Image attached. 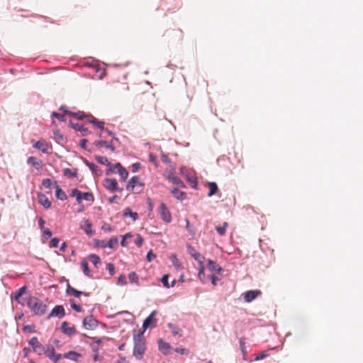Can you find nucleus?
<instances>
[{"label": "nucleus", "mask_w": 363, "mask_h": 363, "mask_svg": "<svg viewBox=\"0 0 363 363\" xmlns=\"http://www.w3.org/2000/svg\"><path fill=\"white\" fill-rule=\"evenodd\" d=\"M27 306L35 315L39 316L45 315L48 309L47 305L36 296H30L27 299Z\"/></svg>", "instance_id": "f257e3e1"}, {"label": "nucleus", "mask_w": 363, "mask_h": 363, "mask_svg": "<svg viewBox=\"0 0 363 363\" xmlns=\"http://www.w3.org/2000/svg\"><path fill=\"white\" fill-rule=\"evenodd\" d=\"M134 349L133 355L138 359H141L145 352V340L143 332H140L133 336Z\"/></svg>", "instance_id": "f03ea898"}, {"label": "nucleus", "mask_w": 363, "mask_h": 363, "mask_svg": "<svg viewBox=\"0 0 363 363\" xmlns=\"http://www.w3.org/2000/svg\"><path fill=\"white\" fill-rule=\"evenodd\" d=\"M144 184L140 181V178L137 176H134L130 179L127 185L126 189L134 194H139L143 189Z\"/></svg>", "instance_id": "7ed1b4c3"}, {"label": "nucleus", "mask_w": 363, "mask_h": 363, "mask_svg": "<svg viewBox=\"0 0 363 363\" xmlns=\"http://www.w3.org/2000/svg\"><path fill=\"white\" fill-rule=\"evenodd\" d=\"M70 196L76 198L77 202L79 204L83 200L87 201H94V197L91 192H81L77 189H73L71 191Z\"/></svg>", "instance_id": "20e7f679"}, {"label": "nucleus", "mask_w": 363, "mask_h": 363, "mask_svg": "<svg viewBox=\"0 0 363 363\" xmlns=\"http://www.w3.org/2000/svg\"><path fill=\"white\" fill-rule=\"evenodd\" d=\"M43 352L54 363L58 362L62 357L61 354H56L54 347L50 345L45 347Z\"/></svg>", "instance_id": "39448f33"}, {"label": "nucleus", "mask_w": 363, "mask_h": 363, "mask_svg": "<svg viewBox=\"0 0 363 363\" xmlns=\"http://www.w3.org/2000/svg\"><path fill=\"white\" fill-rule=\"evenodd\" d=\"M104 187L110 191H119L121 192L123 189L118 186V182L116 179L106 178L104 181Z\"/></svg>", "instance_id": "423d86ee"}, {"label": "nucleus", "mask_w": 363, "mask_h": 363, "mask_svg": "<svg viewBox=\"0 0 363 363\" xmlns=\"http://www.w3.org/2000/svg\"><path fill=\"white\" fill-rule=\"evenodd\" d=\"M158 211H159V213L160 215L161 218L165 223H168L171 222V220H172L171 213L164 203H161L160 204Z\"/></svg>", "instance_id": "0eeeda50"}, {"label": "nucleus", "mask_w": 363, "mask_h": 363, "mask_svg": "<svg viewBox=\"0 0 363 363\" xmlns=\"http://www.w3.org/2000/svg\"><path fill=\"white\" fill-rule=\"evenodd\" d=\"M83 325L86 330H94L98 326V320L93 315H89L84 318Z\"/></svg>", "instance_id": "6e6552de"}, {"label": "nucleus", "mask_w": 363, "mask_h": 363, "mask_svg": "<svg viewBox=\"0 0 363 363\" xmlns=\"http://www.w3.org/2000/svg\"><path fill=\"white\" fill-rule=\"evenodd\" d=\"M156 313V311H153L150 314V315L144 320L143 324V332L146 330L149 327H155L156 325V319L155 318Z\"/></svg>", "instance_id": "1a4fd4ad"}, {"label": "nucleus", "mask_w": 363, "mask_h": 363, "mask_svg": "<svg viewBox=\"0 0 363 363\" xmlns=\"http://www.w3.org/2000/svg\"><path fill=\"white\" fill-rule=\"evenodd\" d=\"M261 294H262V292L260 290L247 291L243 294L244 300L247 303H250L251 301L255 300L256 298L259 296Z\"/></svg>", "instance_id": "9d476101"}, {"label": "nucleus", "mask_w": 363, "mask_h": 363, "mask_svg": "<svg viewBox=\"0 0 363 363\" xmlns=\"http://www.w3.org/2000/svg\"><path fill=\"white\" fill-rule=\"evenodd\" d=\"M113 169L114 170V173H118L122 181H125L128 177V172L121 164V163H117L115 165H113Z\"/></svg>", "instance_id": "9b49d317"}, {"label": "nucleus", "mask_w": 363, "mask_h": 363, "mask_svg": "<svg viewBox=\"0 0 363 363\" xmlns=\"http://www.w3.org/2000/svg\"><path fill=\"white\" fill-rule=\"evenodd\" d=\"M65 315V311L62 306H56L51 311L50 313L48 315V318L51 317H58L60 318L64 317Z\"/></svg>", "instance_id": "f8f14e48"}, {"label": "nucleus", "mask_w": 363, "mask_h": 363, "mask_svg": "<svg viewBox=\"0 0 363 363\" xmlns=\"http://www.w3.org/2000/svg\"><path fill=\"white\" fill-rule=\"evenodd\" d=\"M95 160L97 162L101 164L107 165L108 167V170L106 172V175H108L110 173L115 172L113 169V165L109 162L107 157L104 156H96Z\"/></svg>", "instance_id": "ddd939ff"}, {"label": "nucleus", "mask_w": 363, "mask_h": 363, "mask_svg": "<svg viewBox=\"0 0 363 363\" xmlns=\"http://www.w3.org/2000/svg\"><path fill=\"white\" fill-rule=\"evenodd\" d=\"M60 110L62 111L65 114H67L69 116H73L76 118L77 119L84 120V118L86 117V113H84L82 111H78V112H72L69 111L67 109V108L65 106H61L60 107Z\"/></svg>", "instance_id": "4468645a"}, {"label": "nucleus", "mask_w": 363, "mask_h": 363, "mask_svg": "<svg viewBox=\"0 0 363 363\" xmlns=\"http://www.w3.org/2000/svg\"><path fill=\"white\" fill-rule=\"evenodd\" d=\"M115 139H116L115 137H113V139L109 143L106 142L105 140L95 141L94 142V145H95V146L98 149H100L102 147H105L106 148H108V149L111 150V152H114L115 151V146L113 145V140H115Z\"/></svg>", "instance_id": "2eb2a0df"}, {"label": "nucleus", "mask_w": 363, "mask_h": 363, "mask_svg": "<svg viewBox=\"0 0 363 363\" xmlns=\"http://www.w3.org/2000/svg\"><path fill=\"white\" fill-rule=\"evenodd\" d=\"M81 228L89 236L94 234V230H92V223L88 219H83L81 223Z\"/></svg>", "instance_id": "dca6fc26"}, {"label": "nucleus", "mask_w": 363, "mask_h": 363, "mask_svg": "<svg viewBox=\"0 0 363 363\" xmlns=\"http://www.w3.org/2000/svg\"><path fill=\"white\" fill-rule=\"evenodd\" d=\"M30 345L32 346L33 350L38 352L39 354H41L45 347L42 345L41 343L38 341L36 337H33L30 339L29 342Z\"/></svg>", "instance_id": "f3484780"}, {"label": "nucleus", "mask_w": 363, "mask_h": 363, "mask_svg": "<svg viewBox=\"0 0 363 363\" xmlns=\"http://www.w3.org/2000/svg\"><path fill=\"white\" fill-rule=\"evenodd\" d=\"M84 119H86V122L90 124H92L94 125V127H96L101 130H104V123L102 121H98L96 118H95L92 116L86 114V117Z\"/></svg>", "instance_id": "a211bd4d"}, {"label": "nucleus", "mask_w": 363, "mask_h": 363, "mask_svg": "<svg viewBox=\"0 0 363 363\" xmlns=\"http://www.w3.org/2000/svg\"><path fill=\"white\" fill-rule=\"evenodd\" d=\"M33 147L41 150L43 153H48L50 146L45 140H40L33 145Z\"/></svg>", "instance_id": "6ab92c4d"}, {"label": "nucleus", "mask_w": 363, "mask_h": 363, "mask_svg": "<svg viewBox=\"0 0 363 363\" xmlns=\"http://www.w3.org/2000/svg\"><path fill=\"white\" fill-rule=\"evenodd\" d=\"M27 289H28L27 286H23L21 287L20 289H18L13 294V295L11 296V297L13 298L18 303L23 305V303L21 301V297L24 294H26V292L27 291Z\"/></svg>", "instance_id": "aec40b11"}, {"label": "nucleus", "mask_w": 363, "mask_h": 363, "mask_svg": "<svg viewBox=\"0 0 363 363\" xmlns=\"http://www.w3.org/2000/svg\"><path fill=\"white\" fill-rule=\"evenodd\" d=\"M61 330L63 333L67 334L69 336L73 335L76 333V330L74 326H70L67 322H63L61 325Z\"/></svg>", "instance_id": "412c9836"}, {"label": "nucleus", "mask_w": 363, "mask_h": 363, "mask_svg": "<svg viewBox=\"0 0 363 363\" xmlns=\"http://www.w3.org/2000/svg\"><path fill=\"white\" fill-rule=\"evenodd\" d=\"M207 268L211 272H215L218 274H220L223 269L221 267H220L216 262L209 259L208 261Z\"/></svg>", "instance_id": "4be33fe9"}, {"label": "nucleus", "mask_w": 363, "mask_h": 363, "mask_svg": "<svg viewBox=\"0 0 363 363\" xmlns=\"http://www.w3.org/2000/svg\"><path fill=\"white\" fill-rule=\"evenodd\" d=\"M188 252L189 255L194 258L195 260L201 264L202 260L203 259V257L199 252H198L194 247L191 246L188 247Z\"/></svg>", "instance_id": "5701e85b"}, {"label": "nucleus", "mask_w": 363, "mask_h": 363, "mask_svg": "<svg viewBox=\"0 0 363 363\" xmlns=\"http://www.w3.org/2000/svg\"><path fill=\"white\" fill-rule=\"evenodd\" d=\"M38 202L45 208H49L51 206V202L48 198L43 194L38 195Z\"/></svg>", "instance_id": "b1692460"}, {"label": "nucleus", "mask_w": 363, "mask_h": 363, "mask_svg": "<svg viewBox=\"0 0 363 363\" xmlns=\"http://www.w3.org/2000/svg\"><path fill=\"white\" fill-rule=\"evenodd\" d=\"M64 358L77 362L78 359L82 357L81 354L74 352V351H69L67 353H65L62 356Z\"/></svg>", "instance_id": "393cba45"}, {"label": "nucleus", "mask_w": 363, "mask_h": 363, "mask_svg": "<svg viewBox=\"0 0 363 363\" xmlns=\"http://www.w3.org/2000/svg\"><path fill=\"white\" fill-rule=\"evenodd\" d=\"M27 162L29 164L33 166L36 169H40L43 167L42 162L33 156L29 157Z\"/></svg>", "instance_id": "a878e982"}, {"label": "nucleus", "mask_w": 363, "mask_h": 363, "mask_svg": "<svg viewBox=\"0 0 363 363\" xmlns=\"http://www.w3.org/2000/svg\"><path fill=\"white\" fill-rule=\"evenodd\" d=\"M159 350L164 354H167L169 352L170 345L169 343L163 341L162 340H158Z\"/></svg>", "instance_id": "bb28decb"}, {"label": "nucleus", "mask_w": 363, "mask_h": 363, "mask_svg": "<svg viewBox=\"0 0 363 363\" xmlns=\"http://www.w3.org/2000/svg\"><path fill=\"white\" fill-rule=\"evenodd\" d=\"M67 294L68 295L73 296L77 298H79L80 296V295H82V294H84L86 296L89 295L86 293H84V292H82V291H79L75 289L74 288L70 286L69 285L67 286Z\"/></svg>", "instance_id": "cd10ccee"}, {"label": "nucleus", "mask_w": 363, "mask_h": 363, "mask_svg": "<svg viewBox=\"0 0 363 363\" xmlns=\"http://www.w3.org/2000/svg\"><path fill=\"white\" fill-rule=\"evenodd\" d=\"M55 196L57 199L65 201L67 199L65 192L55 183Z\"/></svg>", "instance_id": "c85d7f7f"}, {"label": "nucleus", "mask_w": 363, "mask_h": 363, "mask_svg": "<svg viewBox=\"0 0 363 363\" xmlns=\"http://www.w3.org/2000/svg\"><path fill=\"white\" fill-rule=\"evenodd\" d=\"M172 195L178 200H184L186 199V194L178 189L174 188L171 190Z\"/></svg>", "instance_id": "c756f323"}, {"label": "nucleus", "mask_w": 363, "mask_h": 363, "mask_svg": "<svg viewBox=\"0 0 363 363\" xmlns=\"http://www.w3.org/2000/svg\"><path fill=\"white\" fill-rule=\"evenodd\" d=\"M169 180L174 184H177L179 186H184V183L181 180V179L179 177H178L177 176L174 175V174H171L169 176Z\"/></svg>", "instance_id": "7c9ffc66"}, {"label": "nucleus", "mask_w": 363, "mask_h": 363, "mask_svg": "<svg viewBox=\"0 0 363 363\" xmlns=\"http://www.w3.org/2000/svg\"><path fill=\"white\" fill-rule=\"evenodd\" d=\"M123 216L124 217H130L133 218V220L135 221L138 218V214L136 212H133L129 208H127L124 210L123 212Z\"/></svg>", "instance_id": "2f4dec72"}, {"label": "nucleus", "mask_w": 363, "mask_h": 363, "mask_svg": "<svg viewBox=\"0 0 363 363\" xmlns=\"http://www.w3.org/2000/svg\"><path fill=\"white\" fill-rule=\"evenodd\" d=\"M81 267L86 276L91 277V272L89 269L88 262L86 260L84 259L81 262Z\"/></svg>", "instance_id": "473e14b6"}, {"label": "nucleus", "mask_w": 363, "mask_h": 363, "mask_svg": "<svg viewBox=\"0 0 363 363\" xmlns=\"http://www.w3.org/2000/svg\"><path fill=\"white\" fill-rule=\"evenodd\" d=\"M63 174L65 176L69 177V178H74L76 177L77 175V169H71L69 168H66L63 170Z\"/></svg>", "instance_id": "72a5a7b5"}, {"label": "nucleus", "mask_w": 363, "mask_h": 363, "mask_svg": "<svg viewBox=\"0 0 363 363\" xmlns=\"http://www.w3.org/2000/svg\"><path fill=\"white\" fill-rule=\"evenodd\" d=\"M228 227V223L224 222L221 226H216V230L220 235H224L226 233V229Z\"/></svg>", "instance_id": "f704fd0d"}, {"label": "nucleus", "mask_w": 363, "mask_h": 363, "mask_svg": "<svg viewBox=\"0 0 363 363\" xmlns=\"http://www.w3.org/2000/svg\"><path fill=\"white\" fill-rule=\"evenodd\" d=\"M208 187H209V192L208 194V196H212L218 190V186L215 182H210L208 184Z\"/></svg>", "instance_id": "c9c22d12"}, {"label": "nucleus", "mask_w": 363, "mask_h": 363, "mask_svg": "<svg viewBox=\"0 0 363 363\" xmlns=\"http://www.w3.org/2000/svg\"><path fill=\"white\" fill-rule=\"evenodd\" d=\"M118 240L116 237L111 238L108 242V247L111 249H116V247L118 246Z\"/></svg>", "instance_id": "e433bc0d"}, {"label": "nucleus", "mask_w": 363, "mask_h": 363, "mask_svg": "<svg viewBox=\"0 0 363 363\" xmlns=\"http://www.w3.org/2000/svg\"><path fill=\"white\" fill-rule=\"evenodd\" d=\"M89 259L90 260V262L93 263V264L95 267H97V265L101 263L100 257L95 254L89 255Z\"/></svg>", "instance_id": "4c0bfd02"}, {"label": "nucleus", "mask_w": 363, "mask_h": 363, "mask_svg": "<svg viewBox=\"0 0 363 363\" xmlns=\"http://www.w3.org/2000/svg\"><path fill=\"white\" fill-rule=\"evenodd\" d=\"M128 279L131 283H135L138 285L139 284V279L135 272H131L128 274Z\"/></svg>", "instance_id": "58836bf2"}, {"label": "nucleus", "mask_w": 363, "mask_h": 363, "mask_svg": "<svg viewBox=\"0 0 363 363\" xmlns=\"http://www.w3.org/2000/svg\"><path fill=\"white\" fill-rule=\"evenodd\" d=\"M42 185L46 189H50L52 185V182L50 179H44L42 182Z\"/></svg>", "instance_id": "ea45409f"}, {"label": "nucleus", "mask_w": 363, "mask_h": 363, "mask_svg": "<svg viewBox=\"0 0 363 363\" xmlns=\"http://www.w3.org/2000/svg\"><path fill=\"white\" fill-rule=\"evenodd\" d=\"M269 355V354L268 353L267 351H263L256 356L255 360L258 361V360L263 359L267 357Z\"/></svg>", "instance_id": "a19ab883"}, {"label": "nucleus", "mask_w": 363, "mask_h": 363, "mask_svg": "<svg viewBox=\"0 0 363 363\" xmlns=\"http://www.w3.org/2000/svg\"><path fill=\"white\" fill-rule=\"evenodd\" d=\"M168 279H169V276L167 274H164L162 277V282L163 284V286L165 287V288H170V285L169 284V281H168Z\"/></svg>", "instance_id": "79ce46f5"}, {"label": "nucleus", "mask_w": 363, "mask_h": 363, "mask_svg": "<svg viewBox=\"0 0 363 363\" xmlns=\"http://www.w3.org/2000/svg\"><path fill=\"white\" fill-rule=\"evenodd\" d=\"M52 116L57 118L60 121H65V114H62V113H58L54 111L52 113Z\"/></svg>", "instance_id": "37998d69"}, {"label": "nucleus", "mask_w": 363, "mask_h": 363, "mask_svg": "<svg viewBox=\"0 0 363 363\" xmlns=\"http://www.w3.org/2000/svg\"><path fill=\"white\" fill-rule=\"evenodd\" d=\"M171 260H172V262L173 264H174V265L177 269L180 268L181 264H180V263L179 262V260H178V259L177 258V257H176L175 255H172V256L171 257Z\"/></svg>", "instance_id": "c03bdc74"}, {"label": "nucleus", "mask_w": 363, "mask_h": 363, "mask_svg": "<svg viewBox=\"0 0 363 363\" xmlns=\"http://www.w3.org/2000/svg\"><path fill=\"white\" fill-rule=\"evenodd\" d=\"M59 244V239L57 238H54L50 240V247H57Z\"/></svg>", "instance_id": "a18cd8bd"}, {"label": "nucleus", "mask_w": 363, "mask_h": 363, "mask_svg": "<svg viewBox=\"0 0 363 363\" xmlns=\"http://www.w3.org/2000/svg\"><path fill=\"white\" fill-rule=\"evenodd\" d=\"M118 284H121V285L126 284V277H125V276H124L123 274L120 275L118 279Z\"/></svg>", "instance_id": "49530a36"}, {"label": "nucleus", "mask_w": 363, "mask_h": 363, "mask_svg": "<svg viewBox=\"0 0 363 363\" xmlns=\"http://www.w3.org/2000/svg\"><path fill=\"white\" fill-rule=\"evenodd\" d=\"M96 245H97L98 247H102V248L107 247H108L107 241H106V240H98L96 241Z\"/></svg>", "instance_id": "de8ad7c7"}, {"label": "nucleus", "mask_w": 363, "mask_h": 363, "mask_svg": "<svg viewBox=\"0 0 363 363\" xmlns=\"http://www.w3.org/2000/svg\"><path fill=\"white\" fill-rule=\"evenodd\" d=\"M106 269L109 272V273L113 275L114 274L115 267L113 264L108 263L106 264Z\"/></svg>", "instance_id": "09e8293b"}, {"label": "nucleus", "mask_w": 363, "mask_h": 363, "mask_svg": "<svg viewBox=\"0 0 363 363\" xmlns=\"http://www.w3.org/2000/svg\"><path fill=\"white\" fill-rule=\"evenodd\" d=\"M71 307L77 312H80L82 311V308L74 301L71 302Z\"/></svg>", "instance_id": "8fccbe9b"}, {"label": "nucleus", "mask_w": 363, "mask_h": 363, "mask_svg": "<svg viewBox=\"0 0 363 363\" xmlns=\"http://www.w3.org/2000/svg\"><path fill=\"white\" fill-rule=\"evenodd\" d=\"M78 131H79L84 136L87 135L89 133L88 128H85L84 125H82V127L80 128V129H79Z\"/></svg>", "instance_id": "3c124183"}, {"label": "nucleus", "mask_w": 363, "mask_h": 363, "mask_svg": "<svg viewBox=\"0 0 363 363\" xmlns=\"http://www.w3.org/2000/svg\"><path fill=\"white\" fill-rule=\"evenodd\" d=\"M135 242L138 247H140L143 242V238H142V236L138 235Z\"/></svg>", "instance_id": "603ef678"}, {"label": "nucleus", "mask_w": 363, "mask_h": 363, "mask_svg": "<svg viewBox=\"0 0 363 363\" xmlns=\"http://www.w3.org/2000/svg\"><path fill=\"white\" fill-rule=\"evenodd\" d=\"M52 232L49 228H45L43 230V236L49 238L52 236Z\"/></svg>", "instance_id": "864d4df0"}, {"label": "nucleus", "mask_w": 363, "mask_h": 363, "mask_svg": "<svg viewBox=\"0 0 363 363\" xmlns=\"http://www.w3.org/2000/svg\"><path fill=\"white\" fill-rule=\"evenodd\" d=\"M88 140L86 139H82L79 142V145L82 148L86 150L87 147Z\"/></svg>", "instance_id": "5fc2aeb1"}, {"label": "nucleus", "mask_w": 363, "mask_h": 363, "mask_svg": "<svg viewBox=\"0 0 363 363\" xmlns=\"http://www.w3.org/2000/svg\"><path fill=\"white\" fill-rule=\"evenodd\" d=\"M155 257H156V255L152 251L148 252V253L147 255V261L151 262Z\"/></svg>", "instance_id": "6e6d98bb"}, {"label": "nucleus", "mask_w": 363, "mask_h": 363, "mask_svg": "<svg viewBox=\"0 0 363 363\" xmlns=\"http://www.w3.org/2000/svg\"><path fill=\"white\" fill-rule=\"evenodd\" d=\"M204 274V267L203 265V262H201V264H200V267H199V277L200 279H201V275H203Z\"/></svg>", "instance_id": "4d7b16f0"}, {"label": "nucleus", "mask_w": 363, "mask_h": 363, "mask_svg": "<svg viewBox=\"0 0 363 363\" xmlns=\"http://www.w3.org/2000/svg\"><path fill=\"white\" fill-rule=\"evenodd\" d=\"M169 328L172 330V333L173 335H176L178 334V328L174 327L172 324L168 325Z\"/></svg>", "instance_id": "13d9d810"}, {"label": "nucleus", "mask_w": 363, "mask_h": 363, "mask_svg": "<svg viewBox=\"0 0 363 363\" xmlns=\"http://www.w3.org/2000/svg\"><path fill=\"white\" fill-rule=\"evenodd\" d=\"M102 229L107 232H111L113 230L111 226L109 224H106V223H105L102 225Z\"/></svg>", "instance_id": "bf43d9fd"}, {"label": "nucleus", "mask_w": 363, "mask_h": 363, "mask_svg": "<svg viewBox=\"0 0 363 363\" xmlns=\"http://www.w3.org/2000/svg\"><path fill=\"white\" fill-rule=\"evenodd\" d=\"M210 279H211V283L214 286H216L217 284V281L219 280V279L217 277H216L215 275H211Z\"/></svg>", "instance_id": "052dcab7"}, {"label": "nucleus", "mask_w": 363, "mask_h": 363, "mask_svg": "<svg viewBox=\"0 0 363 363\" xmlns=\"http://www.w3.org/2000/svg\"><path fill=\"white\" fill-rule=\"evenodd\" d=\"M140 168V163H134L133 165H132V171L133 172H135L137 171H138V169Z\"/></svg>", "instance_id": "680f3d73"}, {"label": "nucleus", "mask_w": 363, "mask_h": 363, "mask_svg": "<svg viewBox=\"0 0 363 363\" xmlns=\"http://www.w3.org/2000/svg\"><path fill=\"white\" fill-rule=\"evenodd\" d=\"M88 166L92 172H96L98 169V167L94 163H89L88 164Z\"/></svg>", "instance_id": "e2e57ef3"}, {"label": "nucleus", "mask_w": 363, "mask_h": 363, "mask_svg": "<svg viewBox=\"0 0 363 363\" xmlns=\"http://www.w3.org/2000/svg\"><path fill=\"white\" fill-rule=\"evenodd\" d=\"M70 124L72 125V127L76 130H79V129H80V128L82 127V125H80L79 123H73L72 122H70Z\"/></svg>", "instance_id": "0e129e2a"}, {"label": "nucleus", "mask_w": 363, "mask_h": 363, "mask_svg": "<svg viewBox=\"0 0 363 363\" xmlns=\"http://www.w3.org/2000/svg\"><path fill=\"white\" fill-rule=\"evenodd\" d=\"M44 224H45V220L43 219V218H40V219H39V227H40V228L41 230L43 229Z\"/></svg>", "instance_id": "69168bd1"}, {"label": "nucleus", "mask_w": 363, "mask_h": 363, "mask_svg": "<svg viewBox=\"0 0 363 363\" xmlns=\"http://www.w3.org/2000/svg\"><path fill=\"white\" fill-rule=\"evenodd\" d=\"M162 161L165 162H169V161H170L169 157L167 155H163L162 156Z\"/></svg>", "instance_id": "338daca9"}, {"label": "nucleus", "mask_w": 363, "mask_h": 363, "mask_svg": "<svg viewBox=\"0 0 363 363\" xmlns=\"http://www.w3.org/2000/svg\"><path fill=\"white\" fill-rule=\"evenodd\" d=\"M67 248V244L65 242H63L60 247V250L64 252L65 249Z\"/></svg>", "instance_id": "774afa93"}]
</instances>
